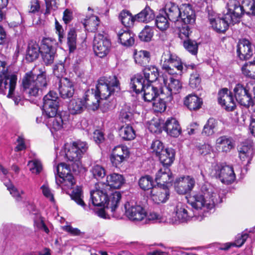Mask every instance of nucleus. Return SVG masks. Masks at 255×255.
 Here are the masks:
<instances>
[{
    "mask_svg": "<svg viewBox=\"0 0 255 255\" xmlns=\"http://www.w3.org/2000/svg\"><path fill=\"white\" fill-rule=\"evenodd\" d=\"M216 147L224 153H229L235 147L233 138L227 135H222L217 138Z\"/></svg>",
    "mask_w": 255,
    "mask_h": 255,
    "instance_id": "nucleus-18",
    "label": "nucleus"
},
{
    "mask_svg": "<svg viewBox=\"0 0 255 255\" xmlns=\"http://www.w3.org/2000/svg\"><path fill=\"white\" fill-rule=\"evenodd\" d=\"M58 90L61 97L64 99L72 97L75 91L72 83L67 78L59 80Z\"/></svg>",
    "mask_w": 255,
    "mask_h": 255,
    "instance_id": "nucleus-17",
    "label": "nucleus"
},
{
    "mask_svg": "<svg viewBox=\"0 0 255 255\" xmlns=\"http://www.w3.org/2000/svg\"><path fill=\"white\" fill-rule=\"evenodd\" d=\"M70 196L71 199L75 201L78 205H80L84 209L86 208V205L83 200V196L80 187H77L76 189H73Z\"/></svg>",
    "mask_w": 255,
    "mask_h": 255,
    "instance_id": "nucleus-44",
    "label": "nucleus"
},
{
    "mask_svg": "<svg viewBox=\"0 0 255 255\" xmlns=\"http://www.w3.org/2000/svg\"><path fill=\"white\" fill-rule=\"evenodd\" d=\"M111 43L107 37L101 33L95 34L93 41V49L95 54L103 58L109 53Z\"/></svg>",
    "mask_w": 255,
    "mask_h": 255,
    "instance_id": "nucleus-9",
    "label": "nucleus"
},
{
    "mask_svg": "<svg viewBox=\"0 0 255 255\" xmlns=\"http://www.w3.org/2000/svg\"><path fill=\"white\" fill-rule=\"evenodd\" d=\"M248 238V235L246 233L243 234L241 236H239L234 243H226L225 244L224 247L222 249L227 250L232 246L240 247L245 243Z\"/></svg>",
    "mask_w": 255,
    "mask_h": 255,
    "instance_id": "nucleus-47",
    "label": "nucleus"
},
{
    "mask_svg": "<svg viewBox=\"0 0 255 255\" xmlns=\"http://www.w3.org/2000/svg\"><path fill=\"white\" fill-rule=\"evenodd\" d=\"M100 24L99 18L98 16L92 15L87 19L84 23L85 28L91 32H95Z\"/></svg>",
    "mask_w": 255,
    "mask_h": 255,
    "instance_id": "nucleus-45",
    "label": "nucleus"
},
{
    "mask_svg": "<svg viewBox=\"0 0 255 255\" xmlns=\"http://www.w3.org/2000/svg\"><path fill=\"white\" fill-rule=\"evenodd\" d=\"M146 85V81L140 74L135 75L130 79V88L136 94L142 92L143 89H144Z\"/></svg>",
    "mask_w": 255,
    "mask_h": 255,
    "instance_id": "nucleus-31",
    "label": "nucleus"
},
{
    "mask_svg": "<svg viewBox=\"0 0 255 255\" xmlns=\"http://www.w3.org/2000/svg\"><path fill=\"white\" fill-rule=\"evenodd\" d=\"M222 202L217 190L212 186L205 184L200 190L194 194L188 200L193 208L204 211L213 209L215 205Z\"/></svg>",
    "mask_w": 255,
    "mask_h": 255,
    "instance_id": "nucleus-1",
    "label": "nucleus"
},
{
    "mask_svg": "<svg viewBox=\"0 0 255 255\" xmlns=\"http://www.w3.org/2000/svg\"><path fill=\"white\" fill-rule=\"evenodd\" d=\"M195 184L194 179L189 176H187L176 179L174 182V187L178 193L185 194L190 191Z\"/></svg>",
    "mask_w": 255,
    "mask_h": 255,
    "instance_id": "nucleus-15",
    "label": "nucleus"
},
{
    "mask_svg": "<svg viewBox=\"0 0 255 255\" xmlns=\"http://www.w3.org/2000/svg\"><path fill=\"white\" fill-rule=\"evenodd\" d=\"M53 72L54 74L59 80L63 78V77L65 75L66 72L64 63L62 62H60L54 65Z\"/></svg>",
    "mask_w": 255,
    "mask_h": 255,
    "instance_id": "nucleus-60",
    "label": "nucleus"
},
{
    "mask_svg": "<svg viewBox=\"0 0 255 255\" xmlns=\"http://www.w3.org/2000/svg\"><path fill=\"white\" fill-rule=\"evenodd\" d=\"M184 48L193 55H196L198 51V45L195 41L187 39L183 42Z\"/></svg>",
    "mask_w": 255,
    "mask_h": 255,
    "instance_id": "nucleus-56",
    "label": "nucleus"
},
{
    "mask_svg": "<svg viewBox=\"0 0 255 255\" xmlns=\"http://www.w3.org/2000/svg\"><path fill=\"white\" fill-rule=\"evenodd\" d=\"M243 6V14L255 15V0H244Z\"/></svg>",
    "mask_w": 255,
    "mask_h": 255,
    "instance_id": "nucleus-48",
    "label": "nucleus"
},
{
    "mask_svg": "<svg viewBox=\"0 0 255 255\" xmlns=\"http://www.w3.org/2000/svg\"><path fill=\"white\" fill-rule=\"evenodd\" d=\"M112 154H115L117 157L120 156L127 159L129 156V151L127 146L119 145L114 148Z\"/></svg>",
    "mask_w": 255,
    "mask_h": 255,
    "instance_id": "nucleus-55",
    "label": "nucleus"
},
{
    "mask_svg": "<svg viewBox=\"0 0 255 255\" xmlns=\"http://www.w3.org/2000/svg\"><path fill=\"white\" fill-rule=\"evenodd\" d=\"M172 58V54L169 51L164 52L161 56L160 64L162 69L165 70L169 74L172 75L177 73L174 70V66Z\"/></svg>",
    "mask_w": 255,
    "mask_h": 255,
    "instance_id": "nucleus-27",
    "label": "nucleus"
},
{
    "mask_svg": "<svg viewBox=\"0 0 255 255\" xmlns=\"http://www.w3.org/2000/svg\"><path fill=\"white\" fill-rule=\"evenodd\" d=\"M27 165L29 167L30 171L34 174H39L42 169L41 162L37 159L29 161Z\"/></svg>",
    "mask_w": 255,
    "mask_h": 255,
    "instance_id": "nucleus-57",
    "label": "nucleus"
},
{
    "mask_svg": "<svg viewBox=\"0 0 255 255\" xmlns=\"http://www.w3.org/2000/svg\"><path fill=\"white\" fill-rule=\"evenodd\" d=\"M153 181L152 178L149 175H145L140 177L138 180V185L143 190L152 189Z\"/></svg>",
    "mask_w": 255,
    "mask_h": 255,
    "instance_id": "nucleus-46",
    "label": "nucleus"
},
{
    "mask_svg": "<svg viewBox=\"0 0 255 255\" xmlns=\"http://www.w3.org/2000/svg\"><path fill=\"white\" fill-rule=\"evenodd\" d=\"M171 60L173 62L174 70L178 71L180 73H182L183 66L181 59L175 55L172 54Z\"/></svg>",
    "mask_w": 255,
    "mask_h": 255,
    "instance_id": "nucleus-64",
    "label": "nucleus"
},
{
    "mask_svg": "<svg viewBox=\"0 0 255 255\" xmlns=\"http://www.w3.org/2000/svg\"><path fill=\"white\" fill-rule=\"evenodd\" d=\"M242 72L245 76L255 79V62L246 63L242 67Z\"/></svg>",
    "mask_w": 255,
    "mask_h": 255,
    "instance_id": "nucleus-43",
    "label": "nucleus"
},
{
    "mask_svg": "<svg viewBox=\"0 0 255 255\" xmlns=\"http://www.w3.org/2000/svg\"><path fill=\"white\" fill-rule=\"evenodd\" d=\"M201 79L198 73L194 72L191 74L189 79V85L192 88L195 89L198 88Z\"/></svg>",
    "mask_w": 255,
    "mask_h": 255,
    "instance_id": "nucleus-62",
    "label": "nucleus"
},
{
    "mask_svg": "<svg viewBox=\"0 0 255 255\" xmlns=\"http://www.w3.org/2000/svg\"><path fill=\"white\" fill-rule=\"evenodd\" d=\"M192 215L188 212V207L185 204L179 203L176 207V217L180 222L188 221Z\"/></svg>",
    "mask_w": 255,
    "mask_h": 255,
    "instance_id": "nucleus-33",
    "label": "nucleus"
},
{
    "mask_svg": "<svg viewBox=\"0 0 255 255\" xmlns=\"http://www.w3.org/2000/svg\"><path fill=\"white\" fill-rule=\"evenodd\" d=\"M237 53L240 59H249L253 54V45L248 39H241L238 45Z\"/></svg>",
    "mask_w": 255,
    "mask_h": 255,
    "instance_id": "nucleus-16",
    "label": "nucleus"
},
{
    "mask_svg": "<svg viewBox=\"0 0 255 255\" xmlns=\"http://www.w3.org/2000/svg\"><path fill=\"white\" fill-rule=\"evenodd\" d=\"M164 87L168 91V96L166 97L167 101H171L172 100V95L179 93L181 91L182 86L181 82L176 79L172 77L169 78H162Z\"/></svg>",
    "mask_w": 255,
    "mask_h": 255,
    "instance_id": "nucleus-13",
    "label": "nucleus"
},
{
    "mask_svg": "<svg viewBox=\"0 0 255 255\" xmlns=\"http://www.w3.org/2000/svg\"><path fill=\"white\" fill-rule=\"evenodd\" d=\"M56 172L60 179L71 173L69 166L64 163H61L57 166Z\"/></svg>",
    "mask_w": 255,
    "mask_h": 255,
    "instance_id": "nucleus-58",
    "label": "nucleus"
},
{
    "mask_svg": "<svg viewBox=\"0 0 255 255\" xmlns=\"http://www.w3.org/2000/svg\"><path fill=\"white\" fill-rule=\"evenodd\" d=\"M59 102H50L47 100L43 102V109L47 117H53L57 113Z\"/></svg>",
    "mask_w": 255,
    "mask_h": 255,
    "instance_id": "nucleus-38",
    "label": "nucleus"
},
{
    "mask_svg": "<svg viewBox=\"0 0 255 255\" xmlns=\"http://www.w3.org/2000/svg\"><path fill=\"white\" fill-rule=\"evenodd\" d=\"M22 85L29 96L38 97L46 88L47 80L45 71H40L37 76L32 71L26 73L22 79Z\"/></svg>",
    "mask_w": 255,
    "mask_h": 255,
    "instance_id": "nucleus-3",
    "label": "nucleus"
},
{
    "mask_svg": "<svg viewBox=\"0 0 255 255\" xmlns=\"http://www.w3.org/2000/svg\"><path fill=\"white\" fill-rule=\"evenodd\" d=\"M90 172L93 177L97 179H102L106 175V171L104 168L98 164H94L92 167Z\"/></svg>",
    "mask_w": 255,
    "mask_h": 255,
    "instance_id": "nucleus-51",
    "label": "nucleus"
},
{
    "mask_svg": "<svg viewBox=\"0 0 255 255\" xmlns=\"http://www.w3.org/2000/svg\"><path fill=\"white\" fill-rule=\"evenodd\" d=\"M150 54L146 50H140L134 53V61L136 63L141 66L147 64L150 60Z\"/></svg>",
    "mask_w": 255,
    "mask_h": 255,
    "instance_id": "nucleus-42",
    "label": "nucleus"
},
{
    "mask_svg": "<svg viewBox=\"0 0 255 255\" xmlns=\"http://www.w3.org/2000/svg\"><path fill=\"white\" fill-rule=\"evenodd\" d=\"M184 24H192L195 21V15L194 10L190 5L184 6L181 16L179 17Z\"/></svg>",
    "mask_w": 255,
    "mask_h": 255,
    "instance_id": "nucleus-36",
    "label": "nucleus"
},
{
    "mask_svg": "<svg viewBox=\"0 0 255 255\" xmlns=\"http://www.w3.org/2000/svg\"><path fill=\"white\" fill-rule=\"evenodd\" d=\"M76 37L75 30L70 29L67 35V44L70 52L73 51L76 48Z\"/></svg>",
    "mask_w": 255,
    "mask_h": 255,
    "instance_id": "nucleus-50",
    "label": "nucleus"
},
{
    "mask_svg": "<svg viewBox=\"0 0 255 255\" xmlns=\"http://www.w3.org/2000/svg\"><path fill=\"white\" fill-rule=\"evenodd\" d=\"M119 134L125 140H130L135 137V131L129 125L122 126L119 129Z\"/></svg>",
    "mask_w": 255,
    "mask_h": 255,
    "instance_id": "nucleus-41",
    "label": "nucleus"
},
{
    "mask_svg": "<svg viewBox=\"0 0 255 255\" xmlns=\"http://www.w3.org/2000/svg\"><path fill=\"white\" fill-rule=\"evenodd\" d=\"M239 157L243 161L249 163L253 154L252 146L250 143L244 142L241 143L238 148Z\"/></svg>",
    "mask_w": 255,
    "mask_h": 255,
    "instance_id": "nucleus-25",
    "label": "nucleus"
},
{
    "mask_svg": "<svg viewBox=\"0 0 255 255\" xmlns=\"http://www.w3.org/2000/svg\"><path fill=\"white\" fill-rule=\"evenodd\" d=\"M164 11L168 19L172 21H178L181 16V10L175 3L167 1L164 6Z\"/></svg>",
    "mask_w": 255,
    "mask_h": 255,
    "instance_id": "nucleus-19",
    "label": "nucleus"
},
{
    "mask_svg": "<svg viewBox=\"0 0 255 255\" xmlns=\"http://www.w3.org/2000/svg\"><path fill=\"white\" fill-rule=\"evenodd\" d=\"M152 200L156 203H164L168 199L169 193L167 189L155 186L150 191Z\"/></svg>",
    "mask_w": 255,
    "mask_h": 255,
    "instance_id": "nucleus-21",
    "label": "nucleus"
},
{
    "mask_svg": "<svg viewBox=\"0 0 255 255\" xmlns=\"http://www.w3.org/2000/svg\"><path fill=\"white\" fill-rule=\"evenodd\" d=\"M219 103L227 111H232L236 108V103L232 93L228 89L224 88L218 93Z\"/></svg>",
    "mask_w": 255,
    "mask_h": 255,
    "instance_id": "nucleus-14",
    "label": "nucleus"
},
{
    "mask_svg": "<svg viewBox=\"0 0 255 255\" xmlns=\"http://www.w3.org/2000/svg\"><path fill=\"white\" fill-rule=\"evenodd\" d=\"M144 75V79L146 81L147 84L155 81L158 78L159 72L158 69L154 66H148L145 67L142 70Z\"/></svg>",
    "mask_w": 255,
    "mask_h": 255,
    "instance_id": "nucleus-34",
    "label": "nucleus"
},
{
    "mask_svg": "<svg viewBox=\"0 0 255 255\" xmlns=\"http://www.w3.org/2000/svg\"><path fill=\"white\" fill-rule=\"evenodd\" d=\"M41 45V52L43 62L46 65H50L54 62L56 56L57 43L55 39L44 38Z\"/></svg>",
    "mask_w": 255,
    "mask_h": 255,
    "instance_id": "nucleus-8",
    "label": "nucleus"
},
{
    "mask_svg": "<svg viewBox=\"0 0 255 255\" xmlns=\"http://www.w3.org/2000/svg\"><path fill=\"white\" fill-rule=\"evenodd\" d=\"M175 152L172 148H165L162 152L158 155L163 167H169L174 160Z\"/></svg>",
    "mask_w": 255,
    "mask_h": 255,
    "instance_id": "nucleus-30",
    "label": "nucleus"
},
{
    "mask_svg": "<svg viewBox=\"0 0 255 255\" xmlns=\"http://www.w3.org/2000/svg\"><path fill=\"white\" fill-rule=\"evenodd\" d=\"M165 148L163 143L159 140H155L152 141L150 146V150L152 152L158 156Z\"/></svg>",
    "mask_w": 255,
    "mask_h": 255,
    "instance_id": "nucleus-61",
    "label": "nucleus"
},
{
    "mask_svg": "<svg viewBox=\"0 0 255 255\" xmlns=\"http://www.w3.org/2000/svg\"><path fill=\"white\" fill-rule=\"evenodd\" d=\"M155 180L158 184L164 185L165 184L171 183L173 178L169 168L163 167L156 173Z\"/></svg>",
    "mask_w": 255,
    "mask_h": 255,
    "instance_id": "nucleus-26",
    "label": "nucleus"
},
{
    "mask_svg": "<svg viewBox=\"0 0 255 255\" xmlns=\"http://www.w3.org/2000/svg\"><path fill=\"white\" fill-rule=\"evenodd\" d=\"M155 17L153 11L150 7L146 5L140 12L135 15L136 21L144 23H148L153 20Z\"/></svg>",
    "mask_w": 255,
    "mask_h": 255,
    "instance_id": "nucleus-32",
    "label": "nucleus"
},
{
    "mask_svg": "<svg viewBox=\"0 0 255 255\" xmlns=\"http://www.w3.org/2000/svg\"><path fill=\"white\" fill-rule=\"evenodd\" d=\"M134 18L135 15L133 16L127 10H123L119 15V19L122 24L127 28H130L133 26L134 21H136V18Z\"/></svg>",
    "mask_w": 255,
    "mask_h": 255,
    "instance_id": "nucleus-37",
    "label": "nucleus"
},
{
    "mask_svg": "<svg viewBox=\"0 0 255 255\" xmlns=\"http://www.w3.org/2000/svg\"><path fill=\"white\" fill-rule=\"evenodd\" d=\"M217 122L214 119H209L204 126L202 133L207 136L213 134L214 132V128L217 126Z\"/></svg>",
    "mask_w": 255,
    "mask_h": 255,
    "instance_id": "nucleus-49",
    "label": "nucleus"
},
{
    "mask_svg": "<svg viewBox=\"0 0 255 255\" xmlns=\"http://www.w3.org/2000/svg\"><path fill=\"white\" fill-rule=\"evenodd\" d=\"M153 35V31L152 28L148 26H146L139 33L138 37L141 40L148 42L151 40Z\"/></svg>",
    "mask_w": 255,
    "mask_h": 255,
    "instance_id": "nucleus-53",
    "label": "nucleus"
},
{
    "mask_svg": "<svg viewBox=\"0 0 255 255\" xmlns=\"http://www.w3.org/2000/svg\"><path fill=\"white\" fill-rule=\"evenodd\" d=\"M228 12L226 14H229L235 20L243 14V6L237 0H229L227 3Z\"/></svg>",
    "mask_w": 255,
    "mask_h": 255,
    "instance_id": "nucleus-22",
    "label": "nucleus"
},
{
    "mask_svg": "<svg viewBox=\"0 0 255 255\" xmlns=\"http://www.w3.org/2000/svg\"><path fill=\"white\" fill-rule=\"evenodd\" d=\"M142 92H144L143 99L146 102H151L154 100L158 95L157 89L150 84H147Z\"/></svg>",
    "mask_w": 255,
    "mask_h": 255,
    "instance_id": "nucleus-40",
    "label": "nucleus"
},
{
    "mask_svg": "<svg viewBox=\"0 0 255 255\" xmlns=\"http://www.w3.org/2000/svg\"><path fill=\"white\" fill-rule=\"evenodd\" d=\"M210 174L225 184H231L236 180L233 167L223 163L217 164L211 169Z\"/></svg>",
    "mask_w": 255,
    "mask_h": 255,
    "instance_id": "nucleus-7",
    "label": "nucleus"
},
{
    "mask_svg": "<svg viewBox=\"0 0 255 255\" xmlns=\"http://www.w3.org/2000/svg\"><path fill=\"white\" fill-rule=\"evenodd\" d=\"M202 104V99L194 94H189L184 99V105L190 111L199 109Z\"/></svg>",
    "mask_w": 255,
    "mask_h": 255,
    "instance_id": "nucleus-29",
    "label": "nucleus"
},
{
    "mask_svg": "<svg viewBox=\"0 0 255 255\" xmlns=\"http://www.w3.org/2000/svg\"><path fill=\"white\" fill-rule=\"evenodd\" d=\"M125 209L126 216L131 221L138 222L145 219L146 212L140 205L128 202L125 204Z\"/></svg>",
    "mask_w": 255,
    "mask_h": 255,
    "instance_id": "nucleus-10",
    "label": "nucleus"
},
{
    "mask_svg": "<svg viewBox=\"0 0 255 255\" xmlns=\"http://www.w3.org/2000/svg\"><path fill=\"white\" fill-rule=\"evenodd\" d=\"M105 187L106 186L103 182L95 185V189L92 190L90 193L92 203L95 206H103L114 213L119 206L121 194L119 192H115L109 199V191Z\"/></svg>",
    "mask_w": 255,
    "mask_h": 255,
    "instance_id": "nucleus-2",
    "label": "nucleus"
},
{
    "mask_svg": "<svg viewBox=\"0 0 255 255\" xmlns=\"http://www.w3.org/2000/svg\"><path fill=\"white\" fill-rule=\"evenodd\" d=\"M155 24L157 27L163 31L169 27V22L166 17L163 15H158L155 19Z\"/></svg>",
    "mask_w": 255,
    "mask_h": 255,
    "instance_id": "nucleus-59",
    "label": "nucleus"
},
{
    "mask_svg": "<svg viewBox=\"0 0 255 255\" xmlns=\"http://www.w3.org/2000/svg\"><path fill=\"white\" fill-rule=\"evenodd\" d=\"M40 49V48L36 42H30L26 50V60L31 62L37 59L39 55Z\"/></svg>",
    "mask_w": 255,
    "mask_h": 255,
    "instance_id": "nucleus-35",
    "label": "nucleus"
},
{
    "mask_svg": "<svg viewBox=\"0 0 255 255\" xmlns=\"http://www.w3.org/2000/svg\"><path fill=\"white\" fill-rule=\"evenodd\" d=\"M5 186L7 187V190L9 191L10 194L18 201H20L22 200L21 194L24 193L23 191L21 190L18 191L16 188H15L10 182L8 181L4 183Z\"/></svg>",
    "mask_w": 255,
    "mask_h": 255,
    "instance_id": "nucleus-52",
    "label": "nucleus"
},
{
    "mask_svg": "<svg viewBox=\"0 0 255 255\" xmlns=\"http://www.w3.org/2000/svg\"><path fill=\"white\" fill-rule=\"evenodd\" d=\"M86 102L83 98H74L70 100L68 110L72 115H78L83 113L86 109Z\"/></svg>",
    "mask_w": 255,
    "mask_h": 255,
    "instance_id": "nucleus-23",
    "label": "nucleus"
},
{
    "mask_svg": "<svg viewBox=\"0 0 255 255\" xmlns=\"http://www.w3.org/2000/svg\"><path fill=\"white\" fill-rule=\"evenodd\" d=\"M17 76L13 74H6L0 77V94L12 98L16 105H18L22 98L21 95L15 94L14 90L16 85Z\"/></svg>",
    "mask_w": 255,
    "mask_h": 255,
    "instance_id": "nucleus-6",
    "label": "nucleus"
},
{
    "mask_svg": "<svg viewBox=\"0 0 255 255\" xmlns=\"http://www.w3.org/2000/svg\"><path fill=\"white\" fill-rule=\"evenodd\" d=\"M125 183L123 176L118 173H112L107 176L105 187L109 191L111 188H120Z\"/></svg>",
    "mask_w": 255,
    "mask_h": 255,
    "instance_id": "nucleus-20",
    "label": "nucleus"
},
{
    "mask_svg": "<svg viewBox=\"0 0 255 255\" xmlns=\"http://www.w3.org/2000/svg\"><path fill=\"white\" fill-rule=\"evenodd\" d=\"M209 20L213 29L218 33H224L228 29L229 24L235 23V20L229 14H226L222 18L209 16Z\"/></svg>",
    "mask_w": 255,
    "mask_h": 255,
    "instance_id": "nucleus-11",
    "label": "nucleus"
},
{
    "mask_svg": "<svg viewBox=\"0 0 255 255\" xmlns=\"http://www.w3.org/2000/svg\"><path fill=\"white\" fill-rule=\"evenodd\" d=\"M121 43L125 46H132L134 42L133 34L129 30H121L118 34Z\"/></svg>",
    "mask_w": 255,
    "mask_h": 255,
    "instance_id": "nucleus-39",
    "label": "nucleus"
},
{
    "mask_svg": "<svg viewBox=\"0 0 255 255\" xmlns=\"http://www.w3.org/2000/svg\"><path fill=\"white\" fill-rule=\"evenodd\" d=\"M50 118L52 119L48 122L49 126L55 130H58L62 128L63 121L60 116L56 115L55 116Z\"/></svg>",
    "mask_w": 255,
    "mask_h": 255,
    "instance_id": "nucleus-54",
    "label": "nucleus"
},
{
    "mask_svg": "<svg viewBox=\"0 0 255 255\" xmlns=\"http://www.w3.org/2000/svg\"><path fill=\"white\" fill-rule=\"evenodd\" d=\"M164 129L173 137H177L181 133V129L178 121L173 118L168 119L164 126Z\"/></svg>",
    "mask_w": 255,
    "mask_h": 255,
    "instance_id": "nucleus-24",
    "label": "nucleus"
},
{
    "mask_svg": "<svg viewBox=\"0 0 255 255\" xmlns=\"http://www.w3.org/2000/svg\"><path fill=\"white\" fill-rule=\"evenodd\" d=\"M65 146V156L69 161L74 162L73 170L76 172L81 166L80 160L88 149V144L85 142L78 140Z\"/></svg>",
    "mask_w": 255,
    "mask_h": 255,
    "instance_id": "nucleus-4",
    "label": "nucleus"
},
{
    "mask_svg": "<svg viewBox=\"0 0 255 255\" xmlns=\"http://www.w3.org/2000/svg\"><path fill=\"white\" fill-rule=\"evenodd\" d=\"M84 99L86 102V108L94 111L99 108L101 98L98 94L95 92L90 93L89 91H87L85 93Z\"/></svg>",
    "mask_w": 255,
    "mask_h": 255,
    "instance_id": "nucleus-28",
    "label": "nucleus"
},
{
    "mask_svg": "<svg viewBox=\"0 0 255 255\" xmlns=\"http://www.w3.org/2000/svg\"><path fill=\"white\" fill-rule=\"evenodd\" d=\"M120 90V83L116 76L102 77L98 82L95 93L101 99L106 100L115 92Z\"/></svg>",
    "mask_w": 255,
    "mask_h": 255,
    "instance_id": "nucleus-5",
    "label": "nucleus"
},
{
    "mask_svg": "<svg viewBox=\"0 0 255 255\" xmlns=\"http://www.w3.org/2000/svg\"><path fill=\"white\" fill-rule=\"evenodd\" d=\"M235 97L241 105L248 107L253 105V102L249 90L246 86L238 83L233 89Z\"/></svg>",
    "mask_w": 255,
    "mask_h": 255,
    "instance_id": "nucleus-12",
    "label": "nucleus"
},
{
    "mask_svg": "<svg viewBox=\"0 0 255 255\" xmlns=\"http://www.w3.org/2000/svg\"><path fill=\"white\" fill-rule=\"evenodd\" d=\"M153 109L157 112H163L166 108L165 102L163 99H159L153 103Z\"/></svg>",
    "mask_w": 255,
    "mask_h": 255,
    "instance_id": "nucleus-63",
    "label": "nucleus"
}]
</instances>
